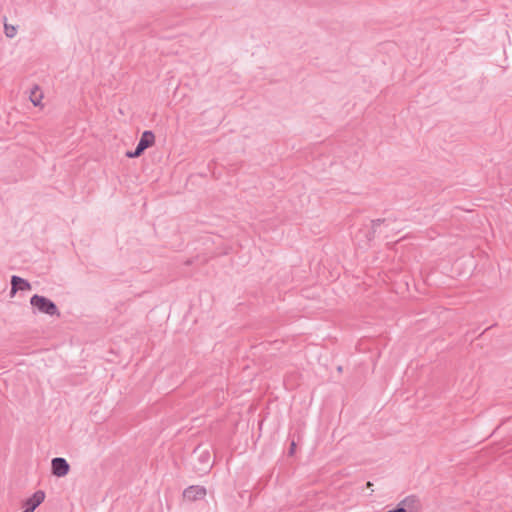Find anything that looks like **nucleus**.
<instances>
[{
  "mask_svg": "<svg viewBox=\"0 0 512 512\" xmlns=\"http://www.w3.org/2000/svg\"><path fill=\"white\" fill-rule=\"evenodd\" d=\"M28 99L31 104L40 110H43L45 107L44 98L45 93L43 88L38 84H33L28 90Z\"/></svg>",
  "mask_w": 512,
  "mask_h": 512,
  "instance_id": "nucleus-3",
  "label": "nucleus"
},
{
  "mask_svg": "<svg viewBox=\"0 0 512 512\" xmlns=\"http://www.w3.org/2000/svg\"><path fill=\"white\" fill-rule=\"evenodd\" d=\"M52 473L57 477H63L68 474L70 466L63 458H54L51 462Z\"/></svg>",
  "mask_w": 512,
  "mask_h": 512,
  "instance_id": "nucleus-5",
  "label": "nucleus"
},
{
  "mask_svg": "<svg viewBox=\"0 0 512 512\" xmlns=\"http://www.w3.org/2000/svg\"><path fill=\"white\" fill-rule=\"evenodd\" d=\"M46 494L42 490H37L29 498L22 502L21 512H34L35 509L44 502Z\"/></svg>",
  "mask_w": 512,
  "mask_h": 512,
  "instance_id": "nucleus-4",
  "label": "nucleus"
},
{
  "mask_svg": "<svg viewBox=\"0 0 512 512\" xmlns=\"http://www.w3.org/2000/svg\"><path fill=\"white\" fill-rule=\"evenodd\" d=\"M205 494L206 490L203 487L191 486L184 491L183 496L189 501H195L197 499L203 498Z\"/></svg>",
  "mask_w": 512,
  "mask_h": 512,
  "instance_id": "nucleus-6",
  "label": "nucleus"
},
{
  "mask_svg": "<svg viewBox=\"0 0 512 512\" xmlns=\"http://www.w3.org/2000/svg\"><path fill=\"white\" fill-rule=\"evenodd\" d=\"M30 302H31V305L33 307H35L40 312H43V313H46L49 315H54L57 312V308H56L55 304L43 296L34 295L31 298Z\"/></svg>",
  "mask_w": 512,
  "mask_h": 512,
  "instance_id": "nucleus-2",
  "label": "nucleus"
},
{
  "mask_svg": "<svg viewBox=\"0 0 512 512\" xmlns=\"http://www.w3.org/2000/svg\"><path fill=\"white\" fill-rule=\"evenodd\" d=\"M11 283H12V291H11L12 294H15L17 290H30L31 289L30 284L26 280H24L18 276H13Z\"/></svg>",
  "mask_w": 512,
  "mask_h": 512,
  "instance_id": "nucleus-8",
  "label": "nucleus"
},
{
  "mask_svg": "<svg viewBox=\"0 0 512 512\" xmlns=\"http://www.w3.org/2000/svg\"><path fill=\"white\" fill-rule=\"evenodd\" d=\"M294 449H295V443H292V444H291V453H293V452H294Z\"/></svg>",
  "mask_w": 512,
  "mask_h": 512,
  "instance_id": "nucleus-10",
  "label": "nucleus"
},
{
  "mask_svg": "<svg viewBox=\"0 0 512 512\" xmlns=\"http://www.w3.org/2000/svg\"><path fill=\"white\" fill-rule=\"evenodd\" d=\"M398 507L403 509L405 512H417L419 510L420 504L416 497L409 496L403 499Z\"/></svg>",
  "mask_w": 512,
  "mask_h": 512,
  "instance_id": "nucleus-7",
  "label": "nucleus"
},
{
  "mask_svg": "<svg viewBox=\"0 0 512 512\" xmlns=\"http://www.w3.org/2000/svg\"><path fill=\"white\" fill-rule=\"evenodd\" d=\"M4 28L7 37L12 38L16 35L17 30L15 26L5 23Z\"/></svg>",
  "mask_w": 512,
  "mask_h": 512,
  "instance_id": "nucleus-9",
  "label": "nucleus"
},
{
  "mask_svg": "<svg viewBox=\"0 0 512 512\" xmlns=\"http://www.w3.org/2000/svg\"><path fill=\"white\" fill-rule=\"evenodd\" d=\"M155 143V135L151 131H145L142 133L140 141L134 152H127L126 156L129 158H137L149 147H152Z\"/></svg>",
  "mask_w": 512,
  "mask_h": 512,
  "instance_id": "nucleus-1",
  "label": "nucleus"
}]
</instances>
